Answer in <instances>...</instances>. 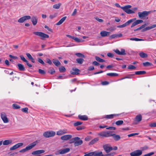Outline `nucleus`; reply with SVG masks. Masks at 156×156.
Wrapping results in <instances>:
<instances>
[{"label":"nucleus","mask_w":156,"mask_h":156,"mask_svg":"<svg viewBox=\"0 0 156 156\" xmlns=\"http://www.w3.org/2000/svg\"><path fill=\"white\" fill-rule=\"evenodd\" d=\"M73 39L74 40L78 42H83L84 41L83 40H82V39H80L77 37H74L73 38Z\"/></svg>","instance_id":"obj_41"},{"label":"nucleus","mask_w":156,"mask_h":156,"mask_svg":"<svg viewBox=\"0 0 156 156\" xmlns=\"http://www.w3.org/2000/svg\"><path fill=\"white\" fill-rule=\"evenodd\" d=\"M112 136L114 140L116 141H118L121 138L119 135H116L113 133V135Z\"/></svg>","instance_id":"obj_29"},{"label":"nucleus","mask_w":156,"mask_h":156,"mask_svg":"<svg viewBox=\"0 0 156 156\" xmlns=\"http://www.w3.org/2000/svg\"><path fill=\"white\" fill-rule=\"evenodd\" d=\"M93 156H104L101 151H96L93 152Z\"/></svg>","instance_id":"obj_23"},{"label":"nucleus","mask_w":156,"mask_h":156,"mask_svg":"<svg viewBox=\"0 0 156 156\" xmlns=\"http://www.w3.org/2000/svg\"><path fill=\"white\" fill-rule=\"evenodd\" d=\"M105 131L100 133L98 134V135L103 137H105Z\"/></svg>","instance_id":"obj_58"},{"label":"nucleus","mask_w":156,"mask_h":156,"mask_svg":"<svg viewBox=\"0 0 156 156\" xmlns=\"http://www.w3.org/2000/svg\"><path fill=\"white\" fill-rule=\"evenodd\" d=\"M136 68V67L132 65H129L128 66V69H135Z\"/></svg>","instance_id":"obj_57"},{"label":"nucleus","mask_w":156,"mask_h":156,"mask_svg":"<svg viewBox=\"0 0 156 156\" xmlns=\"http://www.w3.org/2000/svg\"><path fill=\"white\" fill-rule=\"evenodd\" d=\"M33 34L41 37V39L42 40H43L45 38H48L49 37V35H48L42 32L35 31L34 32Z\"/></svg>","instance_id":"obj_3"},{"label":"nucleus","mask_w":156,"mask_h":156,"mask_svg":"<svg viewBox=\"0 0 156 156\" xmlns=\"http://www.w3.org/2000/svg\"><path fill=\"white\" fill-rule=\"evenodd\" d=\"M75 55L79 57H84V55L80 53H76Z\"/></svg>","instance_id":"obj_49"},{"label":"nucleus","mask_w":156,"mask_h":156,"mask_svg":"<svg viewBox=\"0 0 156 156\" xmlns=\"http://www.w3.org/2000/svg\"><path fill=\"white\" fill-rule=\"evenodd\" d=\"M134 74H129L127 75L125 77L122 78V79H124L126 78H133L134 77Z\"/></svg>","instance_id":"obj_34"},{"label":"nucleus","mask_w":156,"mask_h":156,"mask_svg":"<svg viewBox=\"0 0 156 156\" xmlns=\"http://www.w3.org/2000/svg\"><path fill=\"white\" fill-rule=\"evenodd\" d=\"M138 134H139L138 133H133L130 134H128V137H131V136H134L138 135Z\"/></svg>","instance_id":"obj_60"},{"label":"nucleus","mask_w":156,"mask_h":156,"mask_svg":"<svg viewBox=\"0 0 156 156\" xmlns=\"http://www.w3.org/2000/svg\"><path fill=\"white\" fill-rule=\"evenodd\" d=\"M66 16L62 17L58 23H56V25H59L62 24L66 20Z\"/></svg>","instance_id":"obj_28"},{"label":"nucleus","mask_w":156,"mask_h":156,"mask_svg":"<svg viewBox=\"0 0 156 156\" xmlns=\"http://www.w3.org/2000/svg\"><path fill=\"white\" fill-rule=\"evenodd\" d=\"M12 108L15 109H18L20 108V106L16 104H13L12 105Z\"/></svg>","instance_id":"obj_43"},{"label":"nucleus","mask_w":156,"mask_h":156,"mask_svg":"<svg viewBox=\"0 0 156 156\" xmlns=\"http://www.w3.org/2000/svg\"><path fill=\"white\" fill-rule=\"evenodd\" d=\"M79 118L82 120L86 121L88 120V117L86 115H78Z\"/></svg>","instance_id":"obj_25"},{"label":"nucleus","mask_w":156,"mask_h":156,"mask_svg":"<svg viewBox=\"0 0 156 156\" xmlns=\"http://www.w3.org/2000/svg\"><path fill=\"white\" fill-rule=\"evenodd\" d=\"M53 63L57 66H58L61 64L60 62L57 59H54L52 60Z\"/></svg>","instance_id":"obj_27"},{"label":"nucleus","mask_w":156,"mask_h":156,"mask_svg":"<svg viewBox=\"0 0 156 156\" xmlns=\"http://www.w3.org/2000/svg\"><path fill=\"white\" fill-rule=\"evenodd\" d=\"M1 119L5 123H8L9 121L6 115L4 113H2L1 114Z\"/></svg>","instance_id":"obj_14"},{"label":"nucleus","mask_w":156,"mask_h":156,"mask_svg":"<svg viewBox=\"0 0 156 156\" xmlns=\"http://www.w3.org/2000/svg\"><path fill=\"white\" fill-rule=\"evenodd\" d=\"M83 156H93V152H90L89 153H86Z\"/></svg>","instance_id":"obj_48"},{"label":"nucleus","mask_w":156,"mask_h":156,"mask_svg":"<svg viewBox=\"0 0 156 156\" xmlns=\"http://www.w3.org/2000/svg\"><path fill=\"white\" fill-rule=\"evenodd\" d=\"M123 123L122 120H119L116 121L115 122V124L118 126L122 124Z\"/></svg>","instance_id":"obj_47"},{"label":"nucleus","mask_w":156,"mask_h":156,"mask_svg":"<svg viewBox=\"0 0 156 156\" xmlns=\"http://www.w3.org/2000/svg\"><path fill=\"white\" fill-rule=\"evenodd\" d=\"M67 129H60L56 132V134L57 135H61L65 134L68 133Z\"/></svg>","instance_id":"obj_15"},{"label":"nucleus","mask_w":156,"mask_h":156,"mask_svg":"<svg viewBox=\"0 0 156 156\" xmlns=\"http://www.w3.org/2000/svg\"><path fill=\"white\" fill-rule=\"evenodd\" d=\"M18 69L21 71H24L25 70V69L23 65L22 64L18 63L17 65Z\"/></svg>","instance_id":"obj_24"},{"label":"nucleus","mask_w":156,"mask_h":156,"mask_svg":"<svg viewBox=\"0 0 156 156\" xmlns=\"http://www.w3.org/2000/svg\"><path fill=\"white\" fill-rule=\"evenodd\" d=\"M149 126L151 127H156V122L152 123L150 124Z\"/></svg>","instance_id":"obj_61"},{"label":"nucleus","mask_w":156,"mask_h":156,"mask_svg":"<svg viewBox=\"0 0 156 156\" xmlns=\"http://www.w3.org/2000/svg\"><path fill=\"white\" fill-rule=\"evenodd\" d=\"M84 61V60L82 58H78L76 59V61L77 63L80 64H82Z\"/></svg>","instance_id":"obj_38"},{"label":"nucleus","mask_w":156,"mask_h":156,"mask_svg":"<svg viewBox=\"0 0 156 156\" xmlns=\"http://www.w3.org/2000/svg\"><path fill=\"white\" fill-rule=\"evenodd\" d=\"M101 83L103 85H106L108 84L109 82L107 81H104L101 82Z\"/></svg>","instance_id":"obj_59"},{"label":"nucleus","mask_w":156,"mask_h":156,"mask_svg":"<svg viewBox=\"0 0 156 156\" xmlns=\"http://www.w3.org/2000/svg\"><path fill=\"white\" fill-rule=\"evenodd\" d=\"M80 70L79 69L77 68H73L72 69V71H70L71 74L72 75H78L79 73Z\"/></svg>","instance_id":"obj_17"},{"label":"nucleus","mask_w":156,"mask_h":156,"mask_svg":"<svg viewBox=\"0 0 156 156\" xmlns=\"http://www.w3.org/2000/svg\"><path fill=\"white\" fill-rule=\"evenodd\" d=\"M70 151V149L69 148H66L64 149L59 150L55 153V154L58 155L59 154H66L69 152Z\"/></svg>","instance_id":"obj_7"},{"label":"nucleus","mask_w":156,"mask_h":156,"mask_svg":"<svg viewBox=\"0 0 156 156\" xmlns=\"http://www.w3.org/2000/svg\"><path fill=\"white\" fill-rule=\"evenodd\" d=\"M143 64L144 66H151L152 65V64L151 63L147 62H144Z\"/></svg>","instance_id":"obj_46"},{"label":"nucleus","mask_w":156,"mask_h":156,"mask_svg":"<svg viewBox=\"0 0 156 156\" xmlns=\"http://www.w3.org/2000/svg\"><path fill=\"white\" fill-rule=\"evenodd\" d=\"M55 134V132L53 131H48L44 132V136L46 138H48L54 136Z\"/></svg>","instance_id":"obj_4"},{"label":"nucleus","mask_w":156,"mask_h":156,"mask_svg":"<svg viewBox=\"0 0 156 156\" xmlns=\"http://www.w3.org/2000/svg\"><path fill=\"white\" fill-rule=\"evenodd\" d=\"M21 111L25 113H27L28 112V108L27 107L23 108L21 109Z\"/></svg>","instance_id":"obj_55"},{"label":"nucleus","mask_w":156,"mask_h":156,"mask_svg":"<svg viewBox=\"0 0 156 156\" xmlns=\"http://www.w3.org/2000/svg\"><path fill=\"white\" fill-rule=\"evenodd\" d=\"M31 19V17L30 16H25L22 17L19 19L18 21L20 23H23L24 22L25 20H29Z\"/></svg>","instance_id":"obj_10"},{"label":"nucleus","mask_w":156,"mask_h":156,"mask_svg":"<svg viewBox=\"0 0 156 156\" xmlns=\"http://www.w3.org/2000/svg\"><path fill=\"white\" fill-rule=\"evenodd\" d=\"M37 61L39 62L42 65H44L45 64L43 60L40 58H37Z\"/></svg>","instance_id":"obj_53"},{"label":"nucleus","mask_w":156,"mask_h":156,"mask_svg":"<svg viewBox=\"0 0 156 156\" xmlns=\"http://www.w3.org/2000/svg\"><path fill=\"white\" fill-rule=\"evenodd\" d=\"M139 55L141 57L143 58H147L148 56L147 54L144 53L142 51L140 52L139 53Z\"/></svg>","instance_id":"obj_30"},{"label":"nucleus","mask_w":156,"mask_h":156,"mask_svg":"<svg viewBox=\"0 0 156 156\" xmlns=\"http://www.w3.org/2000/svg\"><path fill=\"white\" fill-rule=\"evenodd\" d=\"M46 62L49 65H51L52 64V62L51 60L48 58H47L46 59Z\"/></svg>","instance_id":"obj_62"},{"label":"nucleus","mask_w":156,"mask_h":156,"mask_svg":"<svg viewBox=\"0 0 156 156\" xmlns=\"http://www.w3.org/2000/svg\"><path fill=\"white\" fill-rule=\"evenodd\" d=\"M100 34L101 37H105L109 36L110 34V33L105 31H102L101 32Z\"/></svg>","instance_id":"obj_18"},{"label":"nucleus","mask_w":156,"mask_h":156,"mask_svg":"<svg viewBox=\"0 0 156 156\" xmlns=\"http://www.w3.org/2000/svg\"><path fill=\"white\" fill-rule=\"evenodd\" d=\"M155 27H156V24H153L151 26H148L146 27V28L143 29L142 30V32H144L147 31V30L151 29Z\"/></svg>","instance_id":"obj_21"},{"label":"nucleus","mask_w":156,"mask_h":156,"mask_svg":"<svg viewBox=\"0 0 156 156\" xmlns=\"http://www.w3.org/2000/svg\"><path fill=\"white\" fill-rule=\"evenodd\" d=\"M146 73V72L144 71H140L135 72V74L136 75H140L144 74Z\"/></svg>","instance_id":"obj_36"},{"label":"nucleus","mask_w":156,"mask_h":156,"mask_svg":"<svg viewBox=\"0 0 156 156\" xmlns=\"http://www.w3.org/2000/svg\"><path fill=\"white\" fill-rule=\"evenodd\" d=\"M99 140L98 138H96L92 140L90 143V145H92L97 142Z\"/></svg>","instance_id":"obj_35"},{"label":"nucleus","mask_w":156,"mask_h":156,"mask_svg":"<svg viewBox=\"0 0 156 156\" xmlns=\"http://www.w3.org/2000/svg\"><path fill=\"white\" fill-rule=\"evenodd\" d=\"M78 139L75 140V143L74 144V145L75 147L78 146L82 145L83 143V141L82 140L80 139V138L78 137H76Z\"/></svg>","instance_id":"obj_11"},{"label":"nucleus","mask_w":156,"mask_h":156,"mask_svg":"<svg viewBox=\"0 0 156 156\" xmlns=\"http://www.w3.org/2000/svg\"><path fill=\"white\" fill-rule=\"evenodd\" d=\"M45 152V151L43 150H38L36 151H34L32 153V154L33 155H36V154H39L43 153H44Z\"/></svg>","instance_id":"obj_20"},{"label":"nucleus","mask_w":156,"mask_h":156,"mask_svg":"<svg viewBox=\"0 0 156 156\" xmlns=\"http://www.w3.org/2000/svg\"><path fill=\"white\" fill-rule=\"evenodd\" d=\"M38 72L40 74H45V71L41 69H39Z\"/></svg>","instance_id":"obj_54"},{"label":"nucleus","mask_w":156,"mask_h":156,"mask_svg":"<svg viewBox=\"0 0 156 156\" xmlns=\"http://www.w3.org/2000/svg\"><path fill=\"white\" fill-rule=\"evenodd\" d=\"M105 155V156H113L115 154V152H111Z\"/></svg>","instance_id":"obj_52"},{"label":"nucleus","mask_w":156,"mask_h":156,"mask_svg":"<svg viewBox=\"0 0 156 156\" xmlns=\"http://www.w3.org/2000/svg\"><path fill=\"white\" fill-rule=\"evenodd\" d=\"M83 122H81L78 121L76 122H75L73 125L75 126H78L82 124Z\"/></svg>","instance_id":"obj_51"},{"label":"nucleus","mask_w":156,"mask_h":156,"mask_svg":"<svg viewBox=\"0 0 156 156\" xmlns=\"http://www.w3.org/2000/svg\"><path fill=\"white\" fill-rule=\"evenodd\" d=\"M78 139V138L76 137L72 138L69 141V143L72 144L74 143V144L75 140H76V139Z\"/></svg>","instance_id":"obj_44"},{"label":"nucleus","mask_w":156,"mask_h":156,"mask_svg":"<svg viewBox=\"0 0 156 156\" xmlns=\"http://www.w3.org/2000/svg\"><path fill=\"white\" fill-rule=\"evenodd\" d=\"M59 70L60 72L63 73L66 71V69L65 67L63 66H62L61 67L59 68Z\"/></svg>","instance_id":"obj_42"},{"label":"nucleus","mask_w":156,"mask_h":156,"mask_svg":"<svg viewBox=\"0 0 156 156\" xmlns=\"http://www.w3.org/2000/svg\"><path fill=\"white\" fill-rule=\"evenodd\" d=\"M107 75L111 76H118V74L116 73H109L107 74Z\"/></svg>","instance_id":"obj_40"},{"label":"nucleus","mask_w":156,"mask_h":156,"mask_svg":"<svg viewBox=\"0 0 156 156\" xmlns=\"http://www.w3.org/2000/svg\"><path fill=\"white\" fill-rule=\"evenodd\" d=\"M55 72V70L53 68H52L51 69H50L48 73L51 74H53Z\"/></svg>","instance_id":"obj_50"},{"label":"nucleus","mask_w":156,"mask_h":156,"mask_svg":"<svg viewBox=\"0 0 156 156\" xmlns=\"http://www.w3.org/2000/svg\"><path fill=\"white\" fill-rule=\"evenodd\" d=\"M113 51L117 54L120 55H125L126 54L125 53V50L123 49H122L121 51H120L118 49L116 50L114 49Z\"/></svg>","instance_id":"obj_12"},{"label":"nucleus","mask_w":156,"mask_h":156,"mask_svg":"<svg viewBox=\"0 0 156 156\" xmlns=\"http://www.w3.org/2000/svg\"><path fill=\"white\" fill-rule=\"evenodd\" d=\"M36 144L37 141L34 142L30 144L29 145L27 146L25 148L20 150L19 152L20 153H24L29 150L35 146L36 145Z\"/></svg>","instance_id":"obj_2"},{"label":"nucleus","mask_w":156,"mask_h":156,"mask_svg":"<svg viewBox=\"0 0 156 156\" xmlns=\"http://www.w3.org/2000/svg\"><path fill=\"white\" fill-rule=\"evenodd\" d=\"M152 11H144L143 12H138V16L140 18L142 19L144 17H145L149 14Z\"/></svg>","instance_id":"obj_5"},{"label":"nucleus","mask_w":156,"mask_h":156,"mask_svg":"<svg viewBox=\"0 0 156 156\" xmlns=\"http://www.w3.org/2000/svg\"><path fill=\"white\" fill-rule=\"evenodd\" d=\"M38 18L37 16H33L31 18V21L34 25H35L37 22Z\"/></svg>","instance_id":"obj_19"},{"label":"nucleus","mask_w":156,"mask_h":156,"mask_svg":"<svg viewBox=\"0 0 156 156\" xmlns=\"http://www.w3.org/2000/svg\"><path fill=\"white\" fill-rule=\"evenodd\" d=\"M131 41H142L144 40L142 39H140L138 38H136V37H132L129 39Z\"/></svg>","instance_id":"obj_45"},{"label":"nucleus","mask_w":156,"mask_h":156,"mask_svg":"<svg viewBox=\"0 0 156 156\" xmlns=\"http://www.w3.org/2000/svg\"><path fill=\"white\" fill-rule=\"evenodd\" d=\"M117 37V34H114L110 36V38L112 39L115 38Z\"/></svg>","instance_id":"obj_64"},{"label":"nucleus","mask_w":156,"mask_h":156,"mask_svg":"<svg viewBox=\"0 0 156 156\" xmlns=\"http://www.w3.org/2000/svg\"><path fill=\"white\" fill-rule=\"evenodd\" d=\"M12 141L11 140H6L4 141L3 142V144L4 145H8L11 144Z\"/></svg>","instance_id":"obj_32"},{"label":"nucleus","mask_w":156,"mask_h":156,"mask_svg":"<svg viewBox=\"0 0 156 156\" xmlns=\"http://www.w3.org/2000/svg\"><path fill=\"white\" fill-rule=\"evenodd\" d=\"M103 148L106 153H108L112 151V147L109 144H104Z\"/></svg>","instance_id":"obj_6"},{"label":"nucleus","mask_w":156,"mask_h":156,"mask_svg":"<svg viewBox=\"0 0 156 156\" xmlns=\"http://www.w3.org/2000/svg\"><path fill=\"white\" fill-rule=\"evenodd\" d=\"M26 55L27 56V57L30 60H31V61L33 63L35 62V60L33 58L31 55L29 53H27L26 54Z\"/></svg>","instance_id":"obj_31"},{"label":"nucleus","mask_w":156,"mask_h":156,"mask_svg":"<svg viewBox=\"0 0 156 156\" xmlns=\"http://www.w3.org/2000/svg\"><path fill=\"white\" fill-rule=\"evenodd\" d=\"M57 16V14L55 13L53 15H51L49 16V18L51 19H53V18Z\"/></svg>","instance_id":"obj_56"},{"label":"nucleus","mask_w":156,"mask_h":156,"mask_svg":"<svg viewBox=\"0 0 156 156\" xmlns=\"http://www.w3.org/2000/svg\"><path fill=\"white\" fill-rule=\"evenodd\" d=\"M142 153V151L138 150L131 152L130 154L131 156H140L141 155Z\"/></svg>","instance_id":"obj_8"},{"label":"nucleus","mask_w":156,"mask_h":156,"mask_svg":"<svg viewBox=\"0 0 156 156\" xmlns=\"http://www.w3.org/2000/svg\"><path fill=\"white\" fill-rule=\"evenodd\" d=\"M136 20V18H134L133 19H130L127 22H126V23H125L121 25H119L117 26V28H122L125 27L126 26H127L129 25V24H130L134 20Z\"/></svg>","instance_id":"obj_9"},{"label":"nucleus","mask_w":156,"mask_h":156,"mask_svg":"<svg viewBox=\"0 0 156 156\" xmlns=\"http://www.w3.org/2000/svg\"><path fill=\"white\" fill-rule=\"evenodd\" d=\"M115 5L117 7L121 8L127 14H130L134 13V12L133 11L129 9L130 8L132 7V6L130 5H126L123 7H121L119 4L116 3L115 4Z\"/></svg>","instance_id":"obj_1"},{"label":"nucleus","mask_w":156,"mask_h":156,"mask_svg":"<svg viewBox=\"0 0 156 156\" xmlns=\"http://www.w3.org/2000/svg\"><path fill=\"white\" fill-rule=\"evenodd\" d=\"M61 5V4L60 3L55 4L53 5V8L55 9H58L59 8Z\"/></svg>","instance_id":"obj_39"},{"label":"nucleus","mask_w":156,"mask_h":156,"mask_svg":"<svg viewBox=\"0 0 156 156\" xmlns=\"http://www.w3.org/2000/svg\"><path fill=\"white\" fill-rule=\"evenodd\" d=\"M112 135H113V132L111 131H105V137H109L112 136Z\"/></svg>","instance_id":"obj_26"},{"label":"nucleus","mask_w":156,"mask_h":156,"mask_svg":"<svg viewBox=\"0 0 156 156\" xmlns=\"http://www.w3.org/2000/svg\"><path fill=\"white\" fill-rule=\"evenodd\" d=\"M23 145V143H18L10 148V150L11 151L14 150L22 146Z\"/></svg>","instance_id":"obj_13"},{"label":"nucleus","mask_w":156,"mask_h":156,"mask_svg":"<svg viewBox=\"0 0 156 156\" xmlns=\"http://www.w3.org/2000/svg\"><path fill=\"white\" fill-rule=\"evenodd\" d=\"M136 24L137 25L141 23H142L143 22V20H136Z\"/></svg>","instance_id":"obj_63"},{"label":"nucleus","mask_w":156,"mask_h":156,"mask_svg":"<svg viewBox=\"0 0 156 156\" xmlns=\"http://www.w3.org/2000/svg\"><path fill=\"white\" fill-rule=\"evenodd\" d=\"M95 59L98 62H105V60L102 58H101L100 57L98 56H95Z\"/></svg>","instance_id":"obj_37"},{"label":"nucleus","mask_w":156,"mask_h":156,"mask_svg":"<svg viewBox=\"0 0 156 156\" xmlns=\"http://www.w3.org/2000/svg\"><path fill=\"white\" fill-rule=\"evenodd\" d=\"M72 137V135H65L62 136L61 139L63 140H67L71 139Z\"/></svg>","instance_id":"obj_16"},{"label":"nucleus","mask_w":156,"mask_h":156,"mask_svg":"<svg viewBox=\"0 0 156 156\" xmlns=\"http://www.w3.org/2000/svg\"><path fill=\"white\" fill-rule=\"evenodd\" d=\"M142 117L140 114H139L136 116L135 119L136 121L137 122H140L142 120Z\"/></svg>","instance_id":"obj_33"},{"label":"nucleus","mask_w":156,"mask_h":156,"mask_svg":"<svg viewBox=\"0 0 156 156\" xmlns=\"http://www.w3.org/2000/svg\"><path fill=\"white\" fill-rule=\"evenodd\" d=\"M119 114H113L109 115H106L104 117L106 119H112L115 116H118Z\"/></svg>","instance_id":"obj_22"}]
</instances>
